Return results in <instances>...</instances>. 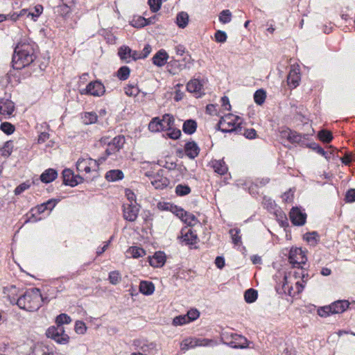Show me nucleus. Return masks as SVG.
Returning a JSON list of instances; mask_svg holds the SVG:
<instances>
[{
  "instance_id": "nucleus-1",
  "label": "nucleus",
  "mask_w": 355,
  "mask_h": 355,
  "mask_svg": "<svg viewBox=\"0 0 355 355\" xmlns=\"http://www.w3.org/2000/svg\"><path fill=\"white\" fill-rule=\"evenodd\" d=\"M42 302L43 297L40 290L37 288L28 289L18 298L12 297L11 300V304H17L20 309L28 311L38 310L42 306Z\"/></svg>"
},
{
  "instance_id": "nucleus-2",
  "label": "nucleus",
  "mask_w": 355,
  "mask_h": 355,
  "mask_svg": "<svg viewBox=\"0 0 355 355\" xmlns=\"http://www.w3.org/2000/svg\"><path fill=\"white\" fill-rule=\"evenodd\" d=\"M33 45L27 43H19L15 48L12 55V67L19 70L31 64L35 59Z\"/></svg>"
},
{
  "instance_id": "nucleus-3",
  "label": "nucleus",
  "mask_w": 355,
  "mask_h": 355,
  "mask_svg": "<svg viewBox=\"0 0 355 355\" xmlns=\"http://www.w3.org/2000/svg\"><path fill=\"white\" fill-rule=\"evenodd\" d=\"M43 10V6L40 4H37L33 8L23 9L19 13L14 12L12 15H0V22H3L7 20L14 21L32 20L36 21Z\"/></svg>"
},
{
  "instance_id": "nucleus-4",
  "label": "nucleus",
  "mask_w": 355,
  "mask_h": 355,
  "mask_svg": "<svg viewBox=\"0 0 355 355\" xmlns=\"http://www.w3.org/2000/svg\"><path fill=\"white\" fill-rule=\"evenodd\" d=\"M241 118L232 114H228L221 117L216 129L223 132L242 133L243 126Z\"/></svg>"
},
{
  "instance_id": "nucleus-5",
  "label": "nucleus",
  "mask_w": 355,
  "mask_h": 355,
  "mask_svg": "<svg viewBox=\"0 0 355 355\" xmlns=\"http://www.w3.org/2000/svg\"><path fill=\"white\" fill-rule=\"evenodd\" d=\"M349 306L347 300H338L330 305L320 307L318 309V314L321 317H327L331 314H338L343 313Z\"/></svg>"
},
{
  "instance_id": "nucleus-6",
  "label": "nucleus",
  "mask_w": 355,
  "mask_h": 355,
  "mask_svg": "<svg viewBox=\"0 0 355 355\" xmlns=\"http://www.w3.org/2000/svg\"><path fill=\"white\" fill-rule=\"evenodd\" d=\"M106 159L105 157H101L98 159L92 158H79L76 162V168L79 172L85 171L89 173L91 171H96L100 164Z\"/></svg>"
},
{
  "instance_id": "nucleus-7",
  "label": "nucleus",
  "mask_w": 355,
  "mask_h": 355,
  "mask_svg": "<svg viewBox=\"0 0 355 355\" xmlns=\"http://www.w3.org/2000/svg\"><path fill=\"white\" fill-rule=\"evenodd\" d=\"M100 141L107 145L105 150V157H107L109 155L116 154L123 148L125 144V137L123 135H118L111 141H109V138H102Z\"/></svg>"
},
{
  "instance_id": "nucleus-8",
  "label": "nucleus",
  "mask_w": 355,
  "mask_h": 355,
  "mask_svg": "<svg viewBox=\"0 0 355 355\" xmlns=\"http://www.w3.org/2000/svg\"><path fill=\"white\" fill-rule=\"evenodd\" d=\"M46 334L48 338H51L60 344L67 343L69 339V336L64 333V327L62 325L49 327Z\"/></svg>"
},
{
  "instance_id": "nucleus-9",
  "label": "nucleus",
  "mask_w": 355,
  "mask_h": 355,
  "mask_svg": "<svg viewBox=\"0 0 355 355\" xmlns=\"http://www.w3.org/2000/svg\"><path fill=\"white\" fill-rule=\"evenodd\" d=\"M288 259L294 267H300L304 264L307 260L301 248H292L289 252Z\"/></svg>"
},
{
  "instance_id": "nucleus-10",
  "label": "nucleus",
  "mask_w": 355,
  "mask_h": 355,
  "mask_svg": "<svg viewBox=\"0 0 355 355\" xmlns=\"http://www.w3.org/2000/svg\"><path fill=\"white\" fill-rule=\"evenodd\" d=\"M140 207L135 202V204H125L123 205V218L130 222L137 220Z\"/></svg>"
},
{
  "instance_id": "nucleus-11",
  "label": "nucleus",
  "mask_w": 355,
  "mask_h": 355,
  "mask_svg": "<svg viewBox=\"0 0 355 355\" xmlns=\"http://www.w3.org/2000/svg\"><path fill=\"white\" fill-rule=\"evenodd\" d=\"M290 219L295 225H303L306 223V214L297 207H293L289 214Z\"/></svg>"
},
{
  "instance_id": "nucleus-12",
  "label": "nucleus",
  "mask_w": 355,
  "mask_h": 355,
  "mask_svg": "<svg viewBox=\"0 0 355 355\" xmlns=\"http://www.w3.org/2000/svg\"><path fill=\"white\" fill-rule=\"evenodd\" d=\"M87 94L94 96H103L105 92L104 85L98 80L91 82L86 87Z\"/></svg>"
},
{
  "instance_id": "nucleus-13",
  "label": "nucleus",
  "mask_w": 355,
  "mask_h": 355,
  "mask_svg": "<svg viewBox=\"0 0 355 355\" xmlns=\"http://www.w3.org/2000/svg\"><path fill=\"white\" fill-rule=\"evenodd\" d=\"M166 262V255L164 252H156L152 257H149V263L154 268H161Z\"/></svg>"
},
{
  "instance_id": "nucleus-14",
  "label": "nucleus",
  "mask_w": 355,
  "mask_h": 355,
  "mask_svg": "<svg viewBox=\"0 0 355 355\" xmlns=\"http://www.w3.org/2000/svg\"><path fill=\"white\" fill-rule=\"evenodd\" d=\"M184 151L187 157L194 159L198 155L200 148L195 141H189L184 146Z\"/></svg>"
},
{
  "instance_id": "nucleus-15",
  "label": "nucleus",
  "mask_w": 355,
  "mask_h": 355,
  "mask_svg": "<svg viewBox=\"0 0 355 355\" xmlns=\"http://www.w3.org/2000/svg\"><path fill=\"white\" fill-rule=\"evenodd\" d=\"M282 135L283 137H286L289 141L297 144L301 143L302 141V139L304 138L306 136L302 135L301 134H299L291 130L282 131Z\"/></svg>"
},
{
  "instance_id": "nucleus-16",
  "label": "nucleus",
  "mask_w": 355,
  "mask_h": 355,
  "mask_svg": "<svg viewBox=\"0 0 355 355\" xmlns=\"http://www.w3.org/2000/svg\"><path fill=\"white\" fill-rule=\"evenodd\" d=\"M168 58V55L166 51L161 49L153 57V62L157 67H162L166 63Z\"/></svg>"
},
{
  "instance_id": "nucleus-17",
  "label": "nucleus",
  "mask_w": 355,
  "mask_h": 355,
  "mask_svg": "<svg viewBox=\"0 0 355 355\" xmlns=\"http://www.w3.org/2000/svg\"><path fill=\"white\" fill-rule=\"evenodd\" d=\"M14 109L15 106L12 101H0V114L10 116L12 114Z\"/></svg>"
},
{
  "instance_id": "nucleus-18",
  "label": "nucleus",
  "mask_w": 355,
  "mask_h": 355,
  "mask_svg": "<svg viewBox=\"0 0 355 355\" xmlns=\"http://www.w3.org/2000/svg\"><path fill=\"white\" fill-rule=\"evenodd\" d=\"M202 85L198 79L190 80L187 85V89L189 92L195 93L200 96L201 94Z\"/></svg>"
},
{
  "instance_id": "nucleus-19",
  "label": "nucleus",
  "mask_w": 355,
  "mask_h": 355,
  "mask_svg": "<svg viewBox=\"0 0 355 355\" xmlns=\"http://www.w3.org/2000/svg\"><path fill=\"white\" fill-rule=\"evenodd\" d=\"M300 76L296 69H291L287 76L288 85L295 88L299 85Z\"/></svg>"
},
{
  "instance_id": "nucleus-20",
  "label": "nucleus",
  "mask_w": 355,
  "mask_h": 355,
  "mask_svg": "<svg viewBox=\"0 0 355 355\" xmlns=\"http://www.w3.org/2000/svg\"><path fill=\"white\" fill-rule=\"evenodd\" d=\"M58 176V173L55 169L49 168L44 171L40 175V180L44 183L53 182Z\"/></svg>"
},
{
  "instance_id": "nucleus-21",
  "label": "nucleus",
  "mask_w": 355,
  "mask_h": 355,
  "mask_svg": "<svg viewBox=\"0 0 355 355\" xmlns=\"http://www.w3.org/2000/svg\"><path fill=\"white\" fill-rule=\"evenodd\" d=\"M139 291L144 295H150L155 291L154 284L150 282L141 281L139 285Z\"/></svg>"
},
{
  "instance_id": "nucleus-22",
  "label": "nucleus",
  "mask_w": 355,
  "mask_h": 355,
  "mask_svg": "<svg viewBox=\"0 0 355 355\" xmlns=\"http://www.w3.org/2000/svg\"><path fill=\"white\" fill-rule=\"evenodd\" d=\"M197 128V123L195 120L188 119L186 120L182 125V130L184 133L187 135L193 134Z\"/></svg>"
},
{
  "instance_id": "nucleus-23",
  "label": "nucleus",
  "mask_w": 355,
  "mask_h": 355,
  "mask_svg": "<svg viewBox=\"0 0 355 355\" xmlns=\"http://www.w3.org/2000/svg\"><path fill=\"white\" fill-rule=\"evenodd\" d=\"M123 173L121 170H110L105 174V179L110 182H114L123 178Z\"/></svg>"
},
{
  "instance_id": "nucleus-24",
  "label": "nucleus",
  "mask_w": 355,
  "mask_h": 355,
  "mask_svg": "<svg viewBox=\"0 0 355 355\" xmlns=\"http://www.w3.org/2000/svg\"><path fill=\"white\" fill-rule=\"evenodd\" d=\"M232 338L234 340H232L230 343V345L232 347L244 348L246 347L245 345L247 343V340L245 338L237 334L233 336Z\"/></svg>"
},
{
  "instance_id": "nucleus-25",
  "label": "nucleus",
  "mask_w": 355,
  "mask_h": 355,
  "mask_svg": "<svg viewBox=\"0 0 355 355\" xmlns=\"http://www.w3.org/2000/svg\"><path fill=\"white\" fill-rule=\"evenodd\" d=\"M183 241L186 243L187 245H194L197 243L198 241V236L196 232H193L191 230H188V231L182 236Z\"/></svg>"
},
{
  "instance_id": "nucleus-26",
  "label": "nucleus",
  "mask_w": 355,
  "mask_h": 355,
  "mask_svg": "<svg viewBox=\"0 0 355 355\" xmlns=\"http://www.w3.org/2000/svg\"><path fill=\"white\" fill-rule=\"evenodd\" d=\"M214 171L219 175H224L227 172V166L223 160H214L212 162Z\"/></svg>"
},
{
  "instance_id": "nucleus-27",
  "label": "nucleus",
  "mask_w": 355,
  "mask_h": 355,
  "mask_svg": "<svg viewBox=\"0 0 355 355\" xmlns=\"http://www.w3.org/2000/svg\"><path fill=\"white\" fill-rule=\"evenodd\" d=\"M148 129L151 132L164 131V127L163 122L158 117H155L148 124Z\"/></svg>"
},
{
  "instance_id": "nucleus-28",
  "label": "nucleus",
  "mask_w": 355,
  "mask_h": 355,
  "mask_svg": "<svg viewBox=\"0 0 355 355\" xmlns=\"http://www.w3.org/2000/svg\"><path fill=\"white\" fill-rule=\"evenodd\" d=\"M304 239L310 245L315 246L319 241V235L317 232H308L304 235Z\"/></svg>"
},
{
  "instance_id": "nucleus-29",
  "label": "nucleus",
  "mask_w": 355,
  "mask_h": 355,
  "mask_svg": "<svg viewBox=\"0 0 355 355\" xmlns=\"http://www.w3.org/2000/svg\"><path fill=\"white\" fill-rule=\"evenodd\" d=\"M54 12L65 19V17L70 12V7L66 3H62L55 8Z\"/></svg>"
},
{
  "instance_id": "nucleus-30",
  "label": "nucleus",
  "mask_w": 355,
  "mask_h": 355,
  "mask_svg": "<svg viewBox=\"0 0 355 355\" xmlns=\"http://www.w3.org/2000/svg\"><path fill=\"white\" fill-rule=\"evenodd\" d=\"M258 293L254 288L248 289L244 293L245 300L248 303H252L257 299Z\"/></svg>"
},
{
  "instance_id": "nucleus-31",
  "label": "nucleus",
  "mask_w": 355,
  "mask_h": 355,
  "mask_svg": "<svg viewBox=\"0 0 355 355\" xmlns=\"http://www.w3.org/2000/svg\"><path fill=\"white\" fill-rule=\"evenodd\" d=\"M74 175L73 171L69 168H65L62 171L63 183L66 185L71 186V182H73Z\"/></svg>"
},
{
  "instance_id": "nucleus-32",
  "label": "nucleus",
  "mask_w": 355,
  "mask_h": 355,
  "mask_svg": "<svg viewBox=\"0 0 355 355\" xmlns=\"http://www.w3.org/2000/svg\"><path fill=\"white\" fill-rule=\"evenodd\" d=\"M318 137L320 140L324 143H329L333 139L331 132L327 130H322L319 131Z\"/></svg>"
},
{
  "instance_id": "nucleus-33",
  "label": "nucleus",
  "mask_w": 355,
  "mask_h": 355,
  "mask_svg": "<svg viewBox=\"0 0 355 355\" xmlns=\"http://www.w3.org/2000/svg\"><path fill=\"white\" fill-rule=\"evenodd\" d=\"M181 350L182 351H186L189 349V348H193L195 347H197L196 338H187L184 339L180 345Z\"/></svg>"
},
{
  "instance_id": "nucleus-34",
  "label": "nucleus",
  "mask_w": 355,
  "mask_h": 355,
  "mask_svg": "<svg viewBox=\"0 0 355 355\" xmlns=\"http://www.w3.org/2000/svg\"><path fill=\"white\" fill-rule=\"evenodd\" d=\"M56 205V200L54 199L49 200L47 202L40 205L37 207V211L39 213H43L45 210H51Z\"/></svg>"
},
{
  "instance_id": "nucleus-35",
  "label": "nucleus",
  "mask_w": 355,
  "mask_h": 355,
  "mask_svg": "<svg viewBox=\"0 0 355 355\" xmlns=\"http://www.w3.org/2000/svg\"><path fill=\"white\" fill-rule=\"evenodd\" d=\"M3 293L6 295V297L8 298L10 303L12 297H15L16 298L19 297H17V289L15 286L4 288Z\"/></svg>"
},
{
  "instance_id": "nucleus-36",
  "label": "nucleus",
  "mask_w": 355,
  "mask_h": 355,
  "mask_svg": "<svg viewBox=\"0 0 355 355\" xmlns=\"http://www.w3.org/2000/svg\"><path fill=\"white\" fill-rule=\"evenodd\" d=\"M163 122L164 130L170 128L174 125L175 119L173 116L169 114H165L163 115L162 119H160Z\"/></svg>"
},
{
  "instance_id": "nucleus-37",
  "label": "nucleus",
  "mask_w": 355,
  "mask_h": 355,
  "mask_svg": "<svg viewBox=\"0 0 355 355\" xmlns=\"http://www.w3.org/2000/svg\"><path fill=\"white\" fill-rule=\"evenodd\" d=\"M12 148V141H8L4 144L1 148H0V155L3 157H8L11 154Z\"/></svg>"
},
{
  "instance_id": "nucleus-38",
  "label": "nucleus",
  "mask_w": 355,
  "mask_h": 355,
  "mask_svg": "<svg viewBox=\"0 0 355 355\" xmlns=\"http://www.w3.org/2000/svg\"><path fill=\"white\" fill-rule=\"evenodd\" d=\"M131 53H132L131 49L129 48L128 46H121L119 49L118 54L121 60H125L126 62H128L127 59L131 58Z\"/></svg>"
},
{
  "instance_id": "nucleus-39",
  "label": "nucleus",
  "mask_w": 355,
  "mask_h": 355,
  "mask_svg": "<svg viewBox=\"0 0 355 355\" xmlns=\"http://www.w3.org/2000/svg\"><path fill=\"white\" fill-rule=\"evenodd\" d=\"M309 148L317 152L318 154L324 156L327 159H330V155L331 153H328L327 152L324 151V150L319 146V144L313 142L309 144Z\"/></svg>"
},
{
  "instance_id": "nucleus-40",
  "label": "nucleus",
  "mask_w": 355,
  "mask_h": 355,
  "mask_svg": "<svg viewBox=\"0 0 355 355\" xmlns=\"http://www.w3.org/2000/svg\"><path fill=\"white\" fill-rule=\"evenodd\" d=\"M266 97V92L263 89H259L254 94V99L257 104L261 105L265 101Z\"/></svg>"
},
{
  "instance_id": "nucleus-41",
  "label": "nucleus",
  "mask_w": 355,
  "mask_h": 355,
  "mask_svg": "<svg viewBox=\"0 0 355 355\" xmlns=\"http://www.w3.org/2000/svg\"><path fill=\"white\" fill-rule=\"evenodd\" d=\"M240 232V230L237 228L231 229L229 232L230 234L231 235L232 242L235 245H239L241 243V238L239 235Z\"/></svg>"
},
{
  "instance_id": "nucleus-42",
  "label": "nucleus",
  "mask_w": 355,
  "mask_h": 355,
  "mask_svg": "<svg viewBox=\"0 0 355 355\" xmlns=\"http://www.w3.org/2000/svg\"><path fill=\"white\" fill-rule=\"evenodd\" d=\"M130 70L129 67L126 66H123L119 68L117 71V76L121 80H125L128 79L130 76Z\"/></svg>"
},
{
  "instance_id": "nucleus-43",
  "label": "nucleus",
  "mask_w": 355,
  "mask_h": 355,
  "mask_svg": "<svg viewBox=\"0 0 355 355\" xmlns=\"http://www.w3.org/2000/svg\"><path fill=\"white\" fill-rule=\"evenodd\" d=\"M182 220L189 226H193L198 222L196 217L193 214L187 211H186V214L184 216Z\"/></svg>"
},
{
  "instance_id": "nucleus-44",
  "label": "nucleus",
  "mask_w": 355,
  "mask_h": 355,
  "mask_svg": "<svg viewBox=\"0 0 355 355\" xmlns=\"http://www.w3.org/2000/svg\"><path fill=\"white\" fill-rule=\"evenodd\" d=\"M168 182L169 181L166 178H161L159 179H155L152 181L153 185L156 189H163L168 185Z\"/></svg>"
},
{
  "instance_id": "nucleus-45",
  "label": "nucleus",
  "mask_w": 355,
  "mask_h": 355,
  "mask_svg": "<svg viewBox=\"0 0 355 355\" xmlns=\"http://www.w3.org/2000/svg\"><path fill=\"white\" fill-rule=\"evenodd\" d=\"M191 192V189L187 185L178 184L175 187V193L178 196H183L189 194Z\"/></svg>"
},
{
  "instance_id": "nucleus-46",
  "label": "nucleus",
  "mask_w": 355,
  "mask_h": 355,
  "mask_svg": "<svg viewBox=\"0 0 355 355\" xmlns=\"http://www.w3.org/2000/svg\"><path fill=\"white\" fill-rule=\"evenodd\" d=\"M167 131L166 136L173 139H177L181 136V131L178 128L172 126L170 128L166 130Z\"/></svg>"
},
{
  "instance_id": "nucleus-47",
  "label": "nucleus",
  "mask_w": 355,
  "mask_h": 355,
  "mask_svg": "<svg viewBox=\"0 0 355 355\" xmlns=\"http://www.w3.org/2000/svg\"><path fill=\"white\" fill-rule=\"evenodd\" d=\"M121 277L118 271H112L109 274V281L112 284L116 285L121 281Z\"/></svg>"
},
{
  "instance_id": "nucleus-48",
  "label": "nucleus",
  "mask_w": 355,
  "mask_h": 355,
  "mask_svg": "<svg viewBox=\"0 0 355 355\" xmlns=\"http://www.w3.org/2000/svg\"><path fill=\"white\" fill-rule=\"evenodd\" d=\"M232 19V12L230 10H223L219 14L220 22H230Z\"/></svg>"
},
{
  "instance_id": "nucleus-49",
  "label": "nucleus",
  "mask_w": 355,
  "mask_h": 355,
  "mask_svg": "<svg viewBox=\"0 0 355 355\" xmlns=\"http://www.w3.org/2000/svg\"><path fill=\"white\" fill-rule=\"evenodd\" d=\"M0 129L4 133L10 135L15 131V126L8 122H3L0 125Z\"/></svg>"
},
{
  "instance_id": "nucleus-50",
  "label": "nucleus",
  "mask_w": 355,
  "mask_h": 355,
  "mask_svg": "<svg viewBox=\"0 0 355 355\" xmlns=\"http://www.w3.org/2000/svg\"><path fill=\"white\" fill-rule=\"evenodd\" d=\"M97 115L93 112H87L83 117V121L85 124H92L96 121Z\"/></svg>"
},
{
  "instance_id": "nucleus-51",
  "label": "nucleus",
  "mask_w": 355,
  "mask_h": 355,
  "mask_svg": "<svg viewBox=\"0 0 355 355\" xmlns=\"http://www.w3.org/2000/svg\"><path fill=\"white\" fill-rule=\"evenodd\" d=\"M71 322V318L65 313H61L56 318L57 325L62 326L63 324H69Z\"/></svg>"
},
{
  "instance_id": "nucleus-52",
  "label": "nucleus",
  "mask_w": 355,
  "mask_h": 355,
  "mask_svg": "<svg viewBox=\"0 0 355 355\" xmlns=\"http://www.w3.org/2000/svg\"><path fill=\"white\" fill-rule=\"evenodd\" d=\"M242 135L245 136L247 139H254L257 136V132L254 128L247 129L243 127Z\"/></svg>"
},
{
  "instance_id": "nucleus-53",
  "label": "nucleus",
  "mask_w": 355,
  "mask_h": 355,
  "mask_svg": "<svg viewBox=\"0 0 355 355\" xmlns=\"http://www.w3.org/2000/svg\"><path fill=\"white\" fill-rule=\"evenodd\" d=\"M130 252L134 258H139L145 255L144 250L138 247H132Z\"/></svg>"
},
{
  "instance_id": "nucleus-54",
  "label": "nucleus",
  "mask_w": 355,
  "mask_h": 355,
  "mask_svg": "<svg viewBox=\"0 0 355 355\" xmlns=\"http://www.w3.org/2000/svg\"><path fill=\"white\" fill-rule=\"evenodd\" d=\"M162 1L163 0H148V3L150 10L154 12L158 11L161 7Z\"/></svg>"
},
{
  "instance_id": "nucleus-55",
  "label": "nucleus",
  "mask_w": 355,
  "mask_h": 355,
  "mask_svg": "<svg viewBox=\"0 0 355 355\" xmlns=\"http://www.w3.org/2000/svg\"><path fill=\"white\" fill-rule=\"evenodd\" d=\"M74 329L77 334H83L87 330V327L83 322L78 320L76 322Z\"/></svg>"
},
{
  "instance_id": "nucleus-56",
  "label": "nucleus",
  "mask_w": 355,
  "mask_h": 355,
  "mask_svg": "<svg viewBox=\"0 0 355 355\" xmlns=\"http://www.w3.org/2000/svg\"><path fill=\"white\" fill-rule=\"evenodd\" d=\"M189 322L187 319L185 315H180L174 318L173 320V324L175 326L183 325L189 323Z\"/></svg>"
},
{
  "instance_id": "nucleus-57",
  "label": "nucleus",
  "mask_w": 355,
  "mask_h": 355,
  "mask_svg": "<svg viewBox=\"0 0 355 355\" xmlns=\"http://www.w3.org/2000/svg\"><path fill=\"white\" fill-rule=\"evenodd\" d=\"M215 40L219 43H224L227 40V35L224 31H217L215 33Z\"/></svg>"
},
{
  "instance_id": "nucleus-58",
  "label": "nucleus",
  "mask_w": 355,
  "mask_h": 355,
  "mask_svg": "<svg viewBox=\"0 0 355 355\" xmlns=\"http://www.w3.org/2000/svg\"><path fill=\"white\" fill-rule=\"evenodd\" d=\"M151 51V47L149 44H147L144 46L143 51L139 53L138 56H135L134 60H136L137 59L145 58H146Z\"/></svg>"
},
{
  "instance_id": "nucleus-59",
  "label": "nucleus",
  "mask_w": 355,
  "mask_h": 355,
  "mask_svg": "<svg viewBox=\"0 0 355 355\" xmlns=\"http://www.w3.org/2000/svg\"><path fill=\"white\" fill-rule=\"evenodd\" d=\"M185 316L188 321L190 322L199 317V312L196 309H191L187 312Z\"/></svg>"
},
{
  "instance_id": "nucleus-60",
  "label": "nucleus",
  "mask_w": 355,
  "mask_h": 355,
  "mask_svg": "<svg viewBox=\"0 0 355 355\" xmlns=\"http://www.w3.org/2000/svg\"><path fill=\"white\" fill-rule=\"evenodd\" d=\"M125 93L129 96H137L139 94V89L137 87L128 86L125 88Z\"/></svg>"
},
{
  "instance_id": "nucleus-61",
  "label": "nucleus",
  "mask_w": 355,
  "mask_h": 355,
  "mask_svg": "<svg viewBox=\"0 0 355 355\" xmlns=\"http://www.w3.org/2000/svg\"><path fill=\"white\" fill-rule=\"evenodd\" d=\"M33 355H53L46 347H37L33 351Z\"/></svg>"
},
{
  "instance_id": "nucleus-62",
  "label": "nucleus",
  "mask_w": 355,
  "mask_h": 355,
  "mask_svg": "<svg viewBox=\"0 0 355 355\" xmlns=\"http://www.w3.org/2000/svg\"><path fill=\"white\" fill-rule=\"evenodd\" d=\"M345 199L347 202H355V189H349L346 193Z\"/></svg>"
},
{
  "instance_id": "nucleus-63",
  "label": "nucleus",
  "mask_w": 355,
  "mask_h": 355,
  "mask_svg": "<svg viewBox=\"0 0 355 355\" xmlns=\"http://www.w3.org/2000/svg\"><path fill=\"white\" fill-rule=\"evenodd\" d=\"M189 15L186 12H180L176 17V22H188Z\"/></svg>"
},
{
  "instance_id": "nucleus-64",
  "label": "nucleus",
  "mask_w": 355,
  "mask_h": 355,
  "mask_svg": "<svg viewBox=\"0 0 355 355\" xmlns=\"http://www.w3.org/2000/svg\"><path fill=\"white\" fill-rule=\"evenodd\" d=\"M28 187V184H26V183H22L16 187V189H15V193L16 195H19L23 191H24L26 189H27Z\"/></svg>"
}]
</instances>
